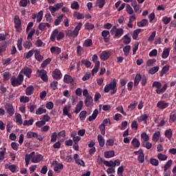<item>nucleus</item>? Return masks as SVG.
I'll use <instances>...</instances> for the list:
<instances>
[{
    "label": "nucleus",
    "mask_w": 176,
    "mask_h": 176,
    "mask_svg": "<svg viewBox=\"0 0 176 176\" xmlns=\"http://www.w3.org/2000/svg\"><path fill=\"white\" fill-rule=\"evenodd\" d=\"M30 160L32 163H40L43 160V156L41 154L35 153V151H32L30 154H26L25 156V166L28 167V164H30Z\"/></svg>",
    "instance_id": "obj_1"
},
{
    "label": "nucleus",
    "mask_w": 176,
    "mask_h": 176,
    "mask_svg": "<svg viewBox=\"0 0 176 176\" xmlns=\"http://www.w3.org/2000/svg\"><path fill=\"white\" fill-rule=\"evenodd\" d=\"M82 26L83 23H82V22H80L75 27L74 31L71 30H65L66 36H68L69 38H76V36L79 35V31H80Z\"/></svg>",
    "instance_id": "obj_2"
},
{
    "label": "nucleus",
    "mask_w": 176,
    "mask_h": 176,
    "mask_svg": "<svg viewBox=\"0 0 176 176\" xmlns=\"http://www.w3.org/2000/svg\"><path fill=\"white\" fill-rule=\"evenodd\" d=\"M116 79L113 78L109 84L105 85L104 91V93H109V91L111 90V94H115L118 91Z\"/></svg>",
    "instance_id": "obj_3"
},
{
    "label": "nucleus",
    "mask_w": 176,
    "mask_h": 176,
    "mask_svg": "<svg viewBox=\"0 0 176 176\" xmlns=\"http://www.w3.org/2000/svg\"><path fill=\"white\" fill-rule=\"evenodd\" d=\"M23 80L24 76H23L21 73H19L17 77L12 76L10 78L11 85L13 86V87H17L18 86H20L21 83H23Z\"/></svg>",
    "instance_id": "obj_4"
},
{
    "label": "nucleus",
    "mask_w": 176,
    "mask_h": 176,
    "mask_svg": "<svg viewBox=\"0 0 176 176\" xmlns=\"http://www.w3.org/2000/svg\"><path fill=\"white\" fill-rule=\"evenodd\" d=\"M110 34L113 35L115 38H120L123 35V29L113 26L110 30Z\"/></svg>",
    "instance_id": "obj_5"
},
{
    "label": "nucleus",
    "mask_w": 176,
    "mask_h": 176,
    "mask_svg": "<svg viewBox=\"0 0 176 176\" xmlns=\"http://www.w3.org/2000/svg\"><path fill=\"white\" fill-rule=\"evenodd\" d=\"M36 76L38 78H41L43 82H47V80H49V78L47 77V72H46L45 69L37 70Z\"/></svg>",
    "instance_id": "obj_6"
},
{
    "label": "nucleus",
    "mask_w": 176,
    "mask_h": 176,
    "mask_svg": "<svg viewBox=\"0 0 176 176\" xmlns=\"http://www.w3.org/2000/svg\"><path fill=\"white\" fill-rule=\"evenodd\" d=\"M111 54L112 52L111 51H103L100 55V58L102 61H106L111 57Z\"/></svg>",
    "instance_id": "obj_7"
},
{
    "label": "nucleus",
    "mask_w": 176,
    "mask_h": 176,
    "mask_svg": "<svg viewBox=\"0 0 176 176\" xmlns=\"http://www.w3.org/2000/svg\"><path fill=\"white\" fill-rule=\"evenodd\" d=\"M69 111H71V104L65 106L63 109V116H67L69 119H72V114L69 113Z\"/></svg>",
    "instance_id": "obj_8"
},
{
    "label": "nucleus",
    "mask_w": 176,
    "mask_h": 176,
    "mask_svg": "<svg viewBox=\"0 0 176 176\" xmlns=\"http://www.w3.org/2000/svg\"><path fill=\"white\" fill-rule=\"evenodd\" d=\"M20 74L21 75H23L22 74H24L25 76H27V78H31V74H32V69L26 67L21 69Z\"/></svg>",
    "instance_id": "obj_9"
},
{
    "label": "nucleus",
    "mask_w": 176,
    "mask_h": 176,
    "mask_svg": "<svg viewBox=\"0 0 176 176\" xmlns=\"http://www.w3.org/2000/svg\"><path fill=\"white\" fill-rule=\"evenodd\" d=\"M5 109L7 113H8L10 116H13V115H14V108L11 104H7L5 107Z\"/></svg>",
    "instance_id": "obj_10"
},
{
    "label": "nucleus",
    "mask_w": 176,
    "mask_h": 176,
    "mask_svg": "<svg viewBox=\"0 0 176 176\" xmlns=\"http://www.w3.org/2000/svg\"><path fill=\"white\" fill-rule=\"evenodd\" d=\"M157 108H158V109H162V110L166 109V108H168V103H167L164 100H160L157 103Z\"/></svg>",
    "instance_id": "obj_11"
},
{
    "label": "nucleus",
    "mask_w": 176,
    "mask_h": 176,
    "mask_svg": "<svg viewBox=\"0 0 176 176\" xmlns=\"http://www.w3.org/2000/svg\"><path fill=\"white\" fill-rule=\"evenodd\" d=\"M63 77V74H61V71L58 69H56L53 72H52V78L54 79H61Z\"/></svg>",
    "instance_id": "obj_12"
},
{
    "label": "nucleus",
    "mask_w": 176,
    "mask_h": 176,
    "mask_svg": "<svg viewBox=\"0 0 176 176\" xmlns=\"http://www.w3.org/2000/svg\"><path fill=\"white\" fill-rule=\"evenodd\" d=\"M161 135H162V133H160V131H155L153 135L152 141L153 142H157V141L160 140Z\"/></svg>",
    "instance_id": "obj_13"
},
{
    "label": "nucleus",
    "mask_w": 176,
    "mask_h": 176,
    "mask_svg": "<svg viewBox=\"0 0 176 176\" xmlns=\"http://www.w3.org/2000/svg\"><path fill=\"white\" fill-rule=\"evenodd\" d=\"M83 109V102L80 100L76 106L74 113H79Z\"/></svg>",
    "instance_id": "obj_14"
},
{
    "label": "nucleus",
    "mask_w": 176,
    "mask_h": 176,
    "mask_svg": "<svg viewBox=\"0 0 176 176\" xmlns=\"http://www.w3.org/2000/svg\"><path fill=\"white\" fill-rule=\"evenodd\" d=\"M148 115L143 114V115L139 116L137 118V120H138V122H139V123H141L142 122H144V124H146V123H147L146 120H148Z\"/></svg>",
    "instance_id": "obj_15"
},
{
    "label": "nucleus",
    "mask_w": 176,
    "mask_h": 176,
    "mask_svg": "<svg viewBox=\"0 0 176 176\" xmlns=\"http://www.w3.org/2000/svg\"><path fill=\"white\" fill-rule=\"evenodd\" d=\"M53 163L56 164V166L54 168L55 173H60V170H63L64 168V165H63V164L57 163V161H54Z\"/></svg>",
    "instance_id": "obj_16"
},
{
    "label": "nucleus",
    "mask_w": 176,
    "mask_h": 176,
    "mask_svg": "<svg viewBox=\"0 0 176 176\" xmlns=\"http://www.w3.org/2000/svg\"><path fill=\"white\" fill-rule=\"evenodd\" d=\"M97 116H98V109H96L94 111L92 115L88 118L89 122H93V120H96Z\"/></svg>",
    "instance_id": "obj_17"
},
{
    "label": "nucleus",
    "mask_w": 176,
    "mask_h": 176,
    "mask_svg": "<svg viewBox=\"0 0 176 176\" xmlns=\"http://www.w3.org/2000/svg\"><path fill=\"white\" fill-rule=\"evenodd\" d=\"M57 36H58V29H55L50 36V40L52 42H56V39H57Z\"/></svg>",
    "instance_id": "obj_18"
},
{
    "label": "nucleus",
    "mask_w": 176,
    "mask_h": 176,
    "mask_svg": "<svg viewBox=\"0 0 176 176\" xmlns=\"http://www.w3.org/2000/svg\"><path fill=\"white\" fill-rule=\"evenodd\" d=\"M50 52L52 54H60V53H61V48L52 46L50 48Z\"/></svg>",
    "instance_id": "obj_19"
},
{
    "label": "nucleus",
    "mask_w": 176,
    "mask_h": 176,
    "mask_svg": "<svg viewBox=\"0 0 176 176\" xmlns=\"http://www.w3.org/2000/svg\"><path fill=\"white\" fill-rule=\"evenodd\" d=\"M46 27H47V28H50L51 25L49 23L42 22L38 25V30H40V31H43L45 30Z\"/></svg>",
    "instance_id": "obj_20"
},
{
    "label": "nucleus",
    "mask_w": 176,
    "mask_h": 176,
    "mask_svg": "<svg viewBox=\"0 0 176 176\" xmlns=\"http://www.w3.org/2000/svg\"><path fill=\"white\" fill-rule=\"evenodd\" d=\"M137 20V17L135 16V14H133L129 16V21L127 24V26L129 28H132L133 27V21H135Z\"/></svg>",
    "instance_id": "obj_21"
},
{
    "label": "nucleus",
    "mask_w": 176,
    "mask_h": 176,
    "mask_svg": "<svg viewBox=\"0 0 176 176\" xmlns=\"http://www.w3.org/2000/svg\"><path fill=\"white\" fill-rule=\"evenodd\" d=\"M142 78V76H141V74H137L135 75V79H134V86L135 87L138 86Z\"/></svg>",
    "instance_id": "obj_22"
},
{
    "label": "nucleus",
    "mask_w": 176,
    "mask_h": 176,
    "mask_svg": "<svg viewBox=\"0 0 176 176\" xmlns=\"http://www.w3.org/2000/svg\"><path fill=\"white\" fill-rule=\"evenodd\" d=\"M34 86L30 85L28 87L25 91L26 96H32L34 94Z\"/></svg>",
    "instance_id": "obj_23"
},
{
    "label": "nucleus",
    "mask_w": 176,
    "mask_h": 176,
    "mask_svg": "<svg viewBox=\"0 0 176 176\" xmlns=\"http://www.w3.org/2000/svg\"><path fill=\"white\" fill-rule=\"evenodd\" d=\"M15 119L16 123L21 126L23 124V118H21V115L19 113H15Z\"/></svg>",
    "instance_id": "obj_24"
},
{
    "label": "nucleus",
    "mask_w": 176,
    "mask_h": 176,
    "mask_svg": "<svg viewBox=\"0 0 176 176\" xmlns=\"http://www.w3.org/2000/svg\"><path fill=\"white\" fill-rule=\"evenodd\" d=\"M102 36H103L104 39V42H108L109 41V30H103L102 32Z\"/></svg>",
    "instance_id": "obj_25"
},
{
    "label": "nucleus",
    "mask_w": 176,
    "mask_h": 176,
    "mask_svg": "<svg viewBox=\"0 0 176 176\" xmlns=\"http://www.w3.org/2000/svg\"><path fill=\"white\" fill-rule=\"evenodd\" d=\"M139 152H140V155L138 156V160L139 163H144V162H145L144 151H142V149H140Z\"/></svg>",
    "instance_id": "obj_26"
},
{
    "label": "nucleus",
    "mask_w": 176,
    "mask_h": 176,
    "mask_svg": "<svg viewBox=\"0 0 176 176\" xmlns=\"http://www.w3.org/2000/svg\"><path fill=\"white\" fill-rule=\"evenodd\" d=\"M85 104L86 107H90L91 104H93V97L90 96H87L85 100Z\"/></svg>",
    "instance_id": "obj_27"
},
{
    "label": "nucleus",
    "mask_w": 176,
    "mask_h": 176,
    "mask_svg": "<svg viewBox=\"0 0 176 176\" xmlns=\"http://www.w3.org/2000/svg\"><path fill=\"white\" fill-rule=\"evenodd\" d=\"M164 135L166 138H168V140H171L173 138V130H171V129L166 130L164 132Z\"/></svg>",
    "instance_id": "obj_28"
},
{
    "label": "nucleus",
    "mask_w": 176,
    "mask_h": 176,
    "mask_svg": "<svg viewBox=\"0 0 176 176\" xmlns=\"http://www.w3.org/2000/svg\"><path fill=\"white\" fill-rule=\"evenodd\" d=\"M6 168H8L11 173H16V169L17 166L15 164L9 165L8 164H6Z\"/></svg>",
    "instance_id": "obj_29"
},
{
    "label": "nucleus",
    "mask_w": 176,
    "mask_h": 176,
    "mask_svg": "<svg viewBox=\"0 0 176 176\" xmlns=\"http://www.w3.org/2000/svg\"><path fill=\"white\" fill-rule=\"evenodd\" d=\"M98 69H100V62H97L96 64H95V66L91 71V75L94 76V75L98 72Z\"/></svg>",
    "instance_id": "obj_30"
},
{
    "label": "nucleus",
    "mask_w": 176,
    "mask_h": 176,
    "mask_svg": "<svg viewBox=\"0 0 176 176\" xmlns=\"http://www.w3.org/2000/svg\"><path fill=\"white\" fill-rule=\"evenodd\" d=\"M174 122H176V113L172 111L169 116V123H174Z\"/></svg>",
    "instance_id": "obj_31"
},
{
    "label": "nucleus",
    "mask_w": 176,
    "mask_h": 176,
    "mask_svg": "<svg viewBox=\"0 0 176 176\" xmlns=\"http://www.w3.org/2000/svg\"><path fill=\"white\" fill-rule=\"evenodd\" d=\"M140 137L142 142H146L147 141H149V135L146 132L142 133Z\"/></svg>",
    "instance_id": "obj_32"
},
{
    "label": "nucleus",
    "mask_w": 176,
    "mask_h": 176,
    "mask_svg": "<svg viewBox=\"0 0 176 176\" xmlns=\"http://www.w3.org/2000/svg\"><path fill=\"white\" fill-rule=\"evenodd\" d=\"M34 57L37 61H42L43 60V56L41 55V52L38 50H35Z\"/></svg>",
    "instance_id": "obj_33"
},
{
    "label": "nucleus",
    "mask_w": 176,
    "mask_h": 176,
    "mask_svg": "<svg viewBox=\"0 0 176 176\" xmlns=\"http://www.w3.org/2000/svg\"><path fill=\"white\" fill-rule=\"evenodd\" d=\"M115 156V151H109L104 152V157L109 159L111 157H113Z\"/></svg>",
    "instance_id": "obj_34"
},
{
    "label": "nucleus",
    "mask_w": 176,
    "mask_h": 176,
    "mask_svg": "<svg viewBox=\"0 0 176 176\" xmlns=\"http://www.w3.org/2000/svg\"><path fill=\"white\" fill-rule=\"evenodd\" d=\"M63 19H64V14H62L55 19L54 23V25H60L61 21H63Z\"/></svg>",
    "instance_id": "obj_35"
},
{
    "label": "nucleus",
    "mask_w": 176,
    "mask_h": 176,
    "mask_svg": "<svg viewBox=\"0 0 176 176\" xmlns=\"http://www.w3.org/2000/svg\"><path fill=\"white\" fill-rule=\"evenodd\" d=\"M126 12L128 13V14H130V16H133V14H134V10H133V8H131L130 4H126Z\"/></svg>",
    "instance_id": "obj_36"
},
{
    "label": "nucleus",
    "mask_w": 176,
    "mask_h": 176,
    "mask_svg": "<svg viewBox=\"0 0 176 176\" xmlns=\"http://www.w3.org/2000/svg\"><path fill=\"white\" fill-rule=\"evenodd\" d=\"M157 157V160H161V162H166L168 157L163 153H158Z\"/></svg>",
    "instance_id": "obj_37"
},
{
    "label": "nucleus",
    "mask_w": 176,
    "mask_h": 176,
    "mask_svg": "<svg viewBox=\"0 0 176 176\" xmlns=\"http://www.w3.org/2000/svg\"><path fill=\"white\" fill-rule=\"evenodd\" d=\"M85 29L87 30L88 31H91L93 30H94V24L90 23L89 22L86 23L84 25Z\"/></svg>",
    "instance_id": "obj_38"
},
{
    "label": "nucleus",
    "mask_w": 176,
    "mask_h": 176,
    "mask_svg": "<svg viewBox=\"0 0 176 176\" xmlns=\"http://www.w3.org/2000/svg\"><path fill=\"white\" fill-rule=\"evenodd\" d=\"M131 144L133 148H140V146L141 145L140 140L135 138L133 139Z\"/></svg>",
    "instance_id": "obj_39"
},
{
    "label": "nucleus",
    "mask_w": 176,
    "mask_h": 176,
    "mask_svg": "<svg viewBox=\"0 0 176 176\" xmlns=\"http://www.w3.org/2000/svg\"><path fill=\"white\" fill-rule=\"evenodd\" d=\"M171 166H173V160H169L164 166V171H167Z\"/></svg>",
    "instance_id": "obj_40"
},
{
    "label": "nucleus",
    "mask_w": 176,
    "mask_h": 176,
    "mask_svg": "<svg viewBox=\"0 0 176 176\" xmlns=\"http://www.w3.org/2000/svg\"><path fill=\"white\" fill-rule=\"evenodd\" d=\"M64 82L65 83H72L74 82V78L69 75H65L64 76Z\"/></svg>",
    "instance_id": "obj_41"
},
{
    "label": "nucleus",
    "mask_w": 176,
    "mask_h": 176,
    "mask_svg": "<svg viewBox=\"0 0 176 176\" xmlns=\"http://www.w3.org/2000/svg\"><path fill=\"white\" fill-rule=\"evenodd\" d=\"M30 97L25 96H21L19 98L20 102H23V104H26V102H30Z\"/></svg>",
    "instance_id": "obj_42"
},
{
    "label": "nucleus",
    "mask_w": 176,
    "mask_h": 176,
    "mask_svg": "<svg viewBox=\"0 0 176 176\" xmlns=\"http://www.w3.org/2000/svg\"><path fill=\"white\" fill-rule=\"evenodd\" d=\"M98 141L99 142L100 146H104L105 145V140H104V138L101 135H98Z\"/></svg>",
    "instance_id": "obj_43"
},
{
    "label": "nucleus",
    "mask_w": 176,
    "mask_h": 176,
    "mask_svg": "<svg viewBox=\"0 0 176 176\" xmlns=\"http://www.w3.org/2000/svg\"><path fill=\"white\" fill-rule=\"evenodd\" d=\"M170 56V48H165L162 52V58H167Z\"/></svg>",
    "instance_id": "obj_44"
},
{
    "label": "nucleus",
    "mask_w": 176,
    "mask_h": 176,
    "mask_svg": "<svg viewBox=\"0 0 176 176\" xmlns=\"http://www.w3.org/2000/svg\"><path fill=\"white\" fill-rule=\"evenodd\" d=\"M74 17H76L77 20H82V19H85V15L83 14H81L80 12H74Z\"/></svg>",
    "instance_id": "obj_45"
},
{
    "label": "nucleus",
    "mask_w": 176,
    "mask_h": 176,
    "mask_svg": "<svg viewBox=\"0 0 176 176\" xmlns=\"http://www.w3.org/2000/svg\"><path fill=\"white\" fill-rule=\"evenodd\" d=\"M83 46L85 47H90L91 46H93V41L90 38L85 40L84 41Z\"/></svg>",
    "instance_id": "obj_46"
},
{
    "label": "nucleus",
    "mask_w": 176,
    "mask_h": 176,
    "mask_svg": "<svg viewBox=\"0 0 176 176\" xmlns=\"http://www.w3.org/2000/svg\"><path fill=\"white\" fill-rule=\"evenodd\" d=\"M27 138H38V133L29 131L27 133Z\"/></svg>",
    "instance_id": "obj_47"
},
{
    "label": "nucleus",
    "mask_w": 176,
    "mask_h": 176,
    "mask_svg": "<svg viewBox=\"0 0 176 176\" xmlns=\"http://www.w3.org/2000/svg\"><path fill=\"white\" fill-rule=\"evenodd\" d=\"M42 19H43V11L41 10L36 16V23H41L42 21Z\"/></svg>",
    "instance_id": "obj_48"
},
{
    "label": "nucleus",
    "mask_w": 176,
    "mask_h": 176,
    "mask_svg": "<svg viewBox=\"0 0 176 176\" xmlns=\"http://www.w3.org/2000/svg\"><path fill=\"white\" fill-rule=\"evenodd\" d=\"M142 146L144 148H146V149H151L152 148V143L149 142V141L147 142H142Z\"/></svg>",
    "instance_id": "obj_49"
},
{
    "label": "nucleus",
    "mask_w": 176,
    "mask_h": 176,
    "mask_svg": "<svg viewBox=\"0 0 176 176\" xmlns=\"http://www.w3.org/2000/svg\"><path fill=\"white\" fill-rule=\"evenodd\" d=\"M87 116V111H82L79 114L80 120L82 121L85 120Z\"/></svg>",
    "instance_id": "obj_50"
},
{
    "label": "nucleus",
    "mask_w": 176,
    "mask_h": 176,
    "mask_svg": "<svg viewBox=\"0 0 176 176\" xmlns=\"http://www.w3.org/2000/svg\"><path fill=\"white\" fill-rule=\"evenodd\" d=\"M167 85L165 84L162 88H160V89H156L155 91L157 93V94H162V93H164L166 91V90H167Z\"/></svg>",
    "instance_id": "obj_51"
},
{
    "label": "nucleus",
    "mask_w": 176,
    "mask_h": 176,
    "mask_svg": "<svg viewBox=\"0 0 176 176\" xmlns=\"http://www.w3.org/2000/svg\"><path fill=\"white\" fill-rule=\"evenodd\" d=\"M46 109L40 107L36 111V115H42V113H46Z\"/></svg>",
    "instance_id": "obj_52"
},
{
    "label": "nucleus",
    "mask_w": 176,
    "mask_h": 176,
    "mask_svg": "<svg viewBox=\"0 0 176 176\" xmlns=\"http://www.w3.org/2000/svg\"><path fill=\"white\" fill-rule=\"evenodd\" d=\"M169 69H170L169 65L164 66L161 71L160 76H163V75H164V74H167V72H168Z\"/></svg>",
    "instance_id": "obj_53"
},
{
    "label": "nucleus",
    "mask_w": 176,
    "mask_h": 176,
    "mask_svg": "<svg viewBox=\"0 0 176 176\" xmlns=\"http://www.w3.org/2000/svg\"><path fill=\"white\" fill-rule=\"evenodd\" d=\"M52 61V59L50 58H47L45 60H44L41 64V68H46L49 64H50V62Z\"/></svg>",
    "instance_id": "obj_54"
},
{
    "label": "nucleus",
    "mask_w": 176,
    "mask_h": 176,
    "mask_svg": "<svg viewBox=\"0 0 176 176\" xmlns=\"http://www.w3.org/2000/svg\"><path fill=\"white\" fill-rule=\"evenodd\" d=\"M107 0H97V5L100 9H102L105 6Z\"/></svg>",
    "instance_id": "obj_55"
},
{
    "label": "nucleus",
    "mask_w": 176,
    "mask_h": 176,
    "mask_svg": "<svg viewBox=\"0 0 176 176\" xmlns=\"http://www.w3.org/2000/svg\"><path fill=\"white\" fill-rule=\"evenodd\" d=\"M148 24V20L146 19H142L140 22H138L137 25L138 27H145Z\"/></svg>",
    "instance_id": "obj_56"
},
{
    "label": "nucleus",
    "mask_w": 176,
    "mask_h": 176,
    "mask_svg": "<svg viewBox=\"0 0 176 176\" xmlns=\"http://www.w3.org/2000/svg\"><path fill=\"white\" fill-rule=\"evenodd\" d=\"M28 3H30V0H20L19 6L25 8Z\"/></svg>",
    "instance_id": "obj_57"
},
{
    "label": "nucleus",
    "mask_w": 176,
    "mask_h": 176,
    "mask_svg": "<svg viewBox=\"0 0 176 176\" xmlns=\"http://www.w3.org/2000/svg\"><path fill=\"white\" fill-rule=\"evenodd\" d=\"M130 42H131V38L129 36V35H125L123 37V43H124V45H129V43H130Z\"/></svg>",
    "instance_id": "obj_58"
},
{
    "label": "nucleus",
    "mask_w": 176,
    "mask_h": 176,
    "mask_svg": "<svg viewBox=\"0 0 176 176\" xmlns=\"http://www.w3.org/2000/svg\"><path fill=\"white\" fill-rule=\"evenodd\" d=\"M130 49H131V46L126 45L123 48V52L124 53V56H129V53H130Z\"/></svg>",
    "instance_id": "obj_59"
},
{
    "label": "nucleus",
    "mask_w": 176,
    "mask_h": 176,
    "mask_svg": "<svg viewBox=\"0 0 176 176\" xmlns=\"http://www.w3.org/2000/svg\"><path fill=\"white\" fill-rule=\"evenodd\" d=\"M138 104V102L134 101L133 102L131 103L129 106H128L129 109L130 111H133V109H135V107Z\"/></svg>",
    "instance_id": "obj_60"
},
{
    "label": "nucleus",
    "mask_w": 176,
    "mask_h": 176,
    "mask_svg": "<svg viewBox=\"0 0 176 176\" xmlns=\"http://www.w3.org/2000/svg\"><path fill=\"white\" fill-rule=\"evenodd\" d=\"M71 8L74 10H78V9H79V3L78 1H73L71 4Z\"/></svg>",
    "instance_id": "obj_61"
},
{
    "label": "nucleus",
    "mask_w": 176,
    "mask_h": 176,
    "mask_svg": "<svg viewBox=\"0 0 176 176\" xmlns=\"http://www.w3.org/2000/svg\"><path fill=\"white\" fill-rule=\"evenodd\" d=\"M45 20L47 23H53V18L52 17V14H46L45 15Z\"/></svg>",
    "instance_id": "obj_62"
},
{
    "label": "nucleus",
    "mask_w": 176,
    "mask_h": 176,
    "mask_svg": "<svg viewBox=\"0 0 176 176\" xmlns=\"http://www.w3.org/2000/svg\"><path fill=\"white\" fill-rule=\"evenodd\" d=\"M140 32H141V29H136L135 30H134L133 34V39H137V38H138Z\"/></svg>",
    "instance_id": "obj_63"
},
{
    "label": "nucleus",
    "mask_w": 176,
    "mask_h": 176,
    "mask_svg": "<svg viewBox=\"0 0 176 176\" xmlns=\"http://www.w3.org/2000/svg\"><path fill=\"white\" fill-rule=\"evenodd\" d=\"M32 46V43H31L30 41H25L23 43V47H25V49H31Z\"/></svg>",
    "instance_id": "obj_64"
}]
</instances>
